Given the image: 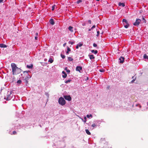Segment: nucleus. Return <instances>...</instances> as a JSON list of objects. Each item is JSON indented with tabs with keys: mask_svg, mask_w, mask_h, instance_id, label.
<instances>
[{
	"mask_svg": "<svg viewBox=\"0 0 148 148\" xmlns=\"http://www.w3.org/2000/svg\"><path fill=\"white\" fill-rule=\"evenodd\" d=\"M11 66L12 69L13 74L16 75L20 73L21 71V69L18 68L16 65L14 63H12L11 64Z\"/></svg>",
	"mask_w": 148,
	"mask_h": 148,
	"instance_id": "nucleus-1",
	"label": "nucleus"
},
{
	"mask_svg": "<svg viewBox=\"0 0 148 148\" xmlns=\"http://www.w3.org/2000/svg\"><path fill=\"white\" fill-rule=\"evenodd\" d=\"M21 78L25 81V82L26 84H27L28 82V80L31 77L29 75L28 72L27 71H25L23 74H21Z\"/></svg>",
	"mask_w": 148,
	"mask_h": 148,
	"instance_id": "nucleus-2",
	"label": "nucleus"
},
{
	"mask_svg": "<svg viewBox=\"0 0 148 148\" xmlns=\"http://www.w3.org/2000/svg\"><path fill=\"white\" fill-rule=\"evenodd\" d=\"M59 103L62 105L64 106L66 104V101L62 97H60L58 100Z\"/></svg>",
	"mask_w": 148,
	"mask_h": 148,
	"instance_id": "nucleus-3",
	"label": "nucleus"
},
{
	"mask_svg": "<svg viewBox=\"0 0 148 148\" xmlns=\"http://www.w3.org/2000/svg\"><path fill=\"white\" fill-rule=\"evenodd\" d=\"M11 94L10 92H8L7 96H5L4 99L7 100H10L11 99Z\"/></svg>",
	"mask_w": 148,
	"mask_h": 148,
	"instance_id": "nucleus-4",
	"label": "nucleus"
},
{
	"mask_svg": "<svg viewBox=\"0 0 148 148\" xmlns=\"http://www.w3.org/2000/svg\"><path fill=\"white\" fill-rule=\"evenodd\" d=\"M141 21L140 19L137 18L136 21L133 23V25L134 26H138L139 25L140 22Z\"/></svg>",
	"mask_w": 148,
	"mask_h": 148,
	"instance_id": "nucleus-5",
	"label": "nucleus"
},
{
	"mask_svg": "<svg viewBox=\"0 0 148 148\" xmlns=\"http://www.w3.org/2000/svg\"><path fill=\"white\" fill-rule=\"evenodd\" d=\"M64 97L66 100L69 101H71V97L69 95H64Z\"/></svg>",
	"mask_w": 148,
	"mask_h": 148,
	"instance_id": "nucleus-6",
	"label": "nucleus"
},
{
	"mask_svg": "<svg viewBox=\"0 0 148 148\" xmlns=\"http://www.w3.org/2000/svg\"><path fill=\"white\" fill-rule=\"evenodd\" d=\"M82 70V67L80 66H77L76 68V70L77 71H79V72L80 73V71Z\"/></svg>",
	"mask_w": 148,
	"mask_h": 148,
	"instance_id": "nucleus-7",
	"label": "nucleus"
},
{
	"mask_svg": "<svg viewBox=\"0 0 148 148\" xmlns=\"http://www.w3.org/2000/svg\"><path fill=\"white\" fill-rule=\"evenodd\" d=\"M125 58L124 57L121 56L119 58V62L120 63H123L124 62Z\"/></svg>",
	"mask_w": 148,
	"mask_h": 148,
	"instance_id": "nucleus-8",
	"label": "nucleus"
},
{
	"mask_svg": "<svg viewBox=\"0 0 148 148\" xmlns=\"http://www.w3.org/2000/svg\"><path fill=\"white\" fill-rule=\"evenodd\" d=\"M143 18L142 20H141V23L142 24H145L146 22V20L143 17Z\"/></svg>",
	"mask_w": 148,
	"mask_h": 148,
	"instance_id": "nucleus-9",
	"label": "nucleus"
},
{
	"mask_svg": "<svg viewBox=\"0 0 148 148\" xmlns=\"http://www.w3.org/2000/svg\"><path fill=\"white\" fill-rule=\"evenodd\" d=\"M7 46L5 45H4L3 44H0V47L1 48H5Z\"/></svg>",
	"mask_w": 148,
	"mask_h": 148,
	"instance_id": "nucleus-10",
	"label": "nucleus"
},
{
	"mask_svg": "<svg viewBox=\"0 0 148 148\" xmlns=\"http://www.w3.org/2000/svg\"><path fill=\"white\" fill-rule=\"evenodd\" d=\"M62 73L64 75H62V77L64 78H65L67 77V74L64 71L62 72Z\"/></svg>",
	"mask_w": 148,
	"mask_h": 148,
	"instance_id": "nucleus-11",
	"label": "nucleus"
},
{
	"mask_svg": "<svg viewBox=\"0 0 148 148\" xmlns=\"http://www.w3.org/2000/svg\"><path fill=\"white\" fill-rule=\"evenodd\" d=\"M119 5L120 6H122L123 7H124L125 6V4L124 3L119 2Z\"/></svg>",
	"mask_w": 148,
	"mask_h": 148,
	"instance_id": "nucleus-12",
	"label": "nucleus"
},
{
	"mask_svg": "<svg viewBox=\"0 0 148 148\" xmlns=\"http://www.w3.org/2000/svg\"><path fill=\"white\" fill-rule=\"evenodd\" d=\"M50 23L52 25H53L55 23V22L52 19H51L50 20Z\"/></svg>",
	"mask_w": 148,
	"mask_h": 148,
	"instance_id": "nucleus-13",
	"label": "nucleus"
},
{
	"mask_svg": "<svg viewBox=\"0 0 148 148\" xmlns=\"http://www.w3.org/2000/svg\"><path fill=\"white\" fill-rule=\"evenodd\" d=\"M73 27L71 26H70L69 27V28H68V29H69L71 32H73Z\"/></svg>",
	"mask_w": 148,
	"mask_h": 148,
	"instance_id": "nucleus-14",
	"label": "nucleus"
},
{
	"mask_svg": "<svg viewBox=\"0 0 148 148\" xmlns=\"http://www.w3.org/2000/svg\"><path fill=\"white\" fill-rule=\"evenodd\" d=\"M122 22L123 23H125V24H128L127 21L125 19H123L122 20Z\"/></svg>",
	"mask_w": 148,
	"mask_h": 148,
	"instance_id": "nucleus-15",
	"label": "nucleus"
},
{
	"mask_svg": "<svg viewBox=\"0 0 148 148\" xmlns=\"http://www.w3.org/2000/svg\"><path fill=\"white\" fill-rule=\"evenodd\" d=\"M85 131L86 133L88 135H90L91 134L90 132L89 131V130L88 129H86Z\"/></svg>",
	"mask_w": 148,
	"mask_h": 148,
	"instance_id": "nucleus-16",
	"label": "nucleus"
},
{
	"mask_svg": "<svg viewBox=\"0 0 148 148\" xmlns=\"http://www.w3.org/2000/svg\"><path fill=\"white\" fill-rule=\"evenodd\" d=\"M123 25L124 26V27L126 28H127L129 26V24H125V23H123Z\"/></svg>",
	"mask_w": 148,
	"mask_h": 148,
	"instance_id": "nucleus-17",
	"label": "nucleus"
},
{
	"mask_svg": "<svg viewBox=\"0 0 148 148\" xmlns=\"http://www.w3.org/2000/svg\"><path fill=\"white\" fill-rule=\"evenodd\" d=\"M27 67L28 69H31L33 67V65L32 64H31L30 65H27Z\"/></svg>",
	"mask_w": 148,
	"mask_h": 148,
	"instance_id": "nucleus-18",
	"label": "nucleus"
},
{
	"mask_svg": "<svg viewBox=\"0 0 148 148\" xmlns=\"http://www.w3.org/2000/svg\"><path fill=\"white\" fill-rule=\"evenodd\" d=\"M89 56L91 60L92 59H94L95 58V57L93 55H90Z\"/></svg>",
	"mask_w": 148,
	"mask_h": 148,
	"instance_id": "nucleus-19",
	"label": "nucleus"
},
{
	"mask_svg": "<svg viewBox=\"0 0 148 148\" xmlns=\"http://www.w3.org/2000/svg\"><path fill=\"white\" fill-rule=\"evenodd\" d=\"M68 60L69 61H72L73 60V59L71 57H69L68 58Z\"/></svg>",
	"mask_w": 148,
	"mask_h": 148,
	"instance_id": "nucleus-20",
	"label": "nucleus"
},
{
	"mask_svg": "<svg viewBox=\"0 0 148 148\" xmlns=\"http://www.w3.org/2000/svg\"><path fill=\"white\" fill-rule=\"evenodd\" d=\"M38 35V33L37 32H36L35 34V40H37V36Z\"/></svg>",
	"mask_w": 148,
	"mask_h": 148,
	"instance_id": "nucleus-21",
	"label": "nucleus"
},
{
	"mask_svg": "<svg viewBox=\"0 0 148 148\" xmlns=\"http://www.w3.org/2000/svg\"><path fill=\"white\" fill-rule=\"evenodd\" d=\"M143 58L145 59H148V56L146 54H145L143 56Z\"/></svg>",
	"mask_w": 148,
	"mask_h": 148,
	"instance_id": "nucleus-22",
	"label": "nucleus"
},
{
	"mask_svg": "<svg viewBox=\"0 0 148 148\" xmlns=\"http://www.w3.org/2000/svg\"><path fill=\"white\" fill-rule=\"evenodd\" d=\"M91 52L92 53H94L95 54H97L98 52V51L97 50H96L95 51L94 50H92L91 51Z\"/></svg>",
	"mask_w": 148,
	"mask_h": 148,
	"instance_id": "nucleus-23",
	"label": "nucleus"
},
{
	"mask_svg": "<svg viewBox=\"0 0 148 148\" xmlns=\"http://www.w3.org/2000/svg\"><path fill=\"white\" fill-rule=\"evenodd\" d=\"M53 61V60L51 58H50L48 60V62L50 63H52Z\"/></svg>",
	"mask_w": 148,
	"mask_h": 148,
	"instance_id": "nucleus-24",
	"label": "nucleus"
},
{
	"mask_svg": "<svg viewBox=\"0 0 148 148\" xmlns=\"http://www.w3.org/2000/svg\"><path fill=\"white\" fill-rule=\"evenodd\" d=\"M65 70L66 71V72L68 73H69L70 72V71L69 70L67 69V67H66L65 69Z\"/></svg>",
	"mask_w": 148,
	"mask_h": 148,
	"instance_id": "nucleus-25",
	"label": "nucleus"
},
{
	"mask_svg": "<svg viewBox=\"0 0 148 148\" xmlns=\"http://www.w3.org/2000/svg\"><path fill=\"white\" fill-rule=\"evenodd\" d=\"M99 71L100 72H103L105 71V70L104 69H101L99 70Z\"/></svg>",
	"mask_w": 148,
	"mask_h": 148,
	"instance_id": "nucleus-26",
	"label": "nucleus"
},
{
	"mask_svg": "<svg viewBox=\"0 0 148 148\" xmlns=\"http://www.w3.org/2000/svg\"><path fill=\"white\" fill-rule=\"evenodd\" d=\"M86 117L88 118H89L90 117H92V114H90V115H88V114H87V115H86Z\"/></svg>",
	"mask_w": 148,
	"mask_h": 148,
	"instance_id": "nucleus-27",
	"label": "nucleus"
},
{
	"mask_svg": "<svg viewBox=\"0 0 148 148\" xmlns=\"http://www.w3.org/2000/svg\"><path fill=\"white\" fill-rule=\"evenodd\" d=\"M71 80L69 79L68 80L65 81V82L66 83H67L69 82H71Z\"/></svg>",
	"mask_w": 148,
	"mask_h": 148,
	"instance_id": "nucleus-28",
	"label": "nucleus"
},
{
	"mask_svg": "<svg viewBox=\"0 0 148 148\" xmlns=\"http://www.w3.org/2000/svg\"><path fill=\"white\" fill-rule=\"evenodd\" d=\"M21 81L20 80H19L17 82V83L18 84H21Z\"/></svg>",
	"mask_w": 148,
	"mask_h": 148,
	"instance_id": "nucleus-29",
	"label": "nucleus"
},
{
	"mask_svg": "<svg viewBox=\"0 0 148 148\" xmlns=\"http://www.w3.org/2000/svg\"><path fill=\"white\" fill-rule=\"evenodd\" d=\"M61 56L63 59H64L65 57V56L64 55H63L62 54H61Z\"/></svg>",
	"mask_w": 148,
	"mask_h": 148,
	"instance_id": "nucleus-30",
	"label": "nucleus"
},
{
	"mask_svg": "<svg viewBox=\"0 0 148 148\" xmlns=\"http://www.w3.org/2000/svg\"><path fill=\"white\" fill-rule=\"evenodd\" d=\"M77 45H78L79 47H81L82 46L83 44L79 43V44H77Z\"/></svg>",
	"mask_w": 148,
	"mask_h": 148,
	"instance_id": "nucleus-31",
	"label": "nucleus"
},
{
	"mask_svg": "<svg viewBox=\"0 0 148 148\" xmlns=\"http://www.w3.org/2000/svg\"><path fill=\"white\" fill-rule=\"evenodd\" d=\"M96 126H97V125H96L94 123V124H93L91 126H92V127L93 128H94V127H96Z\"/></svg>",
	"mask_w": 148,
	"mask_h": 148,
	"instance_id": "nucleus-32",
	"label": "nucleus"
},
{
	"mask_svg": "<svg viewBox=\"0 0 148 148\" xmlns=\"http://www.w3.org/2000/svg\"><path fill=\"white\" fill-rule=\"evenodd\" d=\"M55 5H53L52 6V11H53V10H54V9H55Z\"/></svg>",
	"mask_w": 148,
	"mask_h": 148,
	"instance_id": "nucleus-33",
	"label": "nucleus"
},
{
	"mask_svg": "<svg viewBox=\"0 0 148 148\" xmlns=\"http://www.w3.org/2000/svg\"><path fill=\"white\" fill-rule=\"evenodd\" d=\"M71 51V49L69 48V47H67V51H68L69 52Z\"/></svg>",
	"mask_w": 148,
	"mask_h": 148,
	"instance_id": "nucleus-34",
	"label": "nucleus"
},
{
	"mask_svg": "<svg viewBox=\"0 0 148 148\" xmlns=\"http://www.w3.org/2000/svg\"><path fill=\"white\" fill-rule=\"evenodd\" d=\"M16 133H17L15 131H13L12 132V133H13V134H14V135L16 134Z\"/></svg>",
	"mask_w": 148,
	"mask_h": 148,
	"instance_id": "nucleus-35",
	"label": "nucleus"
},
{
	"mask_svg": "<svg viewBox=\"0 0 148 148\" xmlns=\"http://www.w3.org/2000/svg\"><path fill=\"white\" fill-rule=\"evenodd\" d=\"M82 2V0H79L77 1V3H81Z\"/></svg>",
	"mask_w": 148,
	"mask_h": 148,
	"instance_id": "nucleus-36",
	"label": "nucleus"
},
{
	"mask_svg": "<svg viewBox=\"0 0 148 148\" xmlns=\"http://www.w3.org/2000/svg\"><path fill=\"white\" fill-rule=\"evenodd\" d=\"M93 46L94 47H97V45L96 43H94L93 44Z\"/></svg>",
	"mask_w": 148,
	"mask_h": 148,
	"instance_id": "nucleus-37",
	"label": "nucleus"
},
{
	"mask_svg": "<svg viewBox=\"0 0 148 148\" xmlns=\"http://www.w3.org/2000/svg\"><path fill=\"white\" fill-rule=\"evenodd\" d=\"M97 34L96 35V36H98L99 35V33H100L99 32V31H97Z\"/></svg>",
	"mask_w": 148,
	"mask_h": 148,
	"instance_id": "nucleus-38",
	"label": "nucleus"
},
{
	"mask_svg": "<svg viewBox=\"0 0 148 148\" xmlns=\"http://www.w3.org/2000/svg\"><path fill=\"white\" fill-rule=\"evenodd\" d=\"M135 79H136V78H135V79H134L132 81H131V82L132 83H133L134 82L135 80Z\"/></svg>",
	"mask_w": 148,
	"mask_h": 148,
	"instance_id": "nucleus-39",
	"label": "nucleus"
},
{
	"mask_svg": "<svg viewBox=\"0 0 148 148\" xmlns=\"http://www.w3.org/2000/svg\"><path fill=\"white\" fill-rule=\"evenodd\" d=\"M69 42L71 44V45H73L74 42H70V41H69Z\"/></svg>",
	"mask_w": 148,
	"mask_h": 148,
	"instance_id": "nucleus-40",
	"label": "nucleus"
},
{
	"mask_svg": "<svg viewBox=\"0 0 148 148\" xmlns=\"http://www.w3.org/2000/svg\"><path fill=\"white\" fill-rule=\"evenodd\" d=\"M88 22L89 23V24H91V21L90 20H89L88 21Z\"/></svg>",
	"mask_w": 148,
	"mask_h": 148,
	"instance_id": "nucleus-41",
	"label": "nucleus"
},
{
	"mask_svg": "<svg viewBox=\"0 0 148 148\" xmlns=\"http://www.w3.org/2000/svg\"><path fill=\"white\" fill-rule=\"evenodd\" d=\"M95 27V25H94L92 26V27L91 28V29H92L93 28H94Z\"/></svg>",
	"mask_w": 148,
	"mask_h": 148,
	"instance_id": "nucleus-42",
	"label": "nucleus"
},
{
	"mask_svg": "<svg viewBox=\"0 0 148 148\" xmlns=\"http://www.w3.org/2000/svg\"><path fill=\"white\" fill-rule=\"evenodd\" d=\"M79 47L78 45H77V46H76V49H77Z\"/></svg>",
	"mask_w": 148,
	"mask_h": 148,
	"instance_id": "nucleus-43",
	"label": "nucleus"
},
{
	"mask_svg": "<svg viewBox=\"0 0 148 148\" xmlns=\"http://www.w3.org/2000/svg\"><path fill=\"white\" fill-rule=\"evenodd\" d=\"M3 0H0V3L3 2Z\"/></svg>",
	"mask_w": 148,
	"mask_h": 148,
	"instance_id": "nucleus-44",
	"label": "nucleus"
},
{
	"mask_svg": "<svg viewBox=\"0 0 148 148\" xmlns=\"http://www.w3.org/2000/svg\"><path fill=\"white\" fill-rule=\"evenodd\" d=\"M110 86H107V89H109L110 88Z\"/></svg>",
	"mask_w": 148,
	"mask_h": 148,
	"instance_id": "nucleus-45",
	"label": "nucleus"
},
{
	"mask_svg": "<svg viewBox=\"0 0 148 148\" xmlns=\"http://www.w3.org/2000/svg\"><path fill=\"white\" fill-rule=\"evenodd\" d=\"M66 43H65L63 45V46L64 47L66 45Z\"/></svg>",
	"mask_w": 148,
	"mask_h": 148,
	"instance_id": "nucleus-46",
	"label": "nucleus"
},
{
	"mask_svg": "<svg viewBox=\"0 0 148 148\" xmlns=\"http://www.w3.org/2000/svg\"><path fill=\"white\" fill-rule=\"evenodd\" d=\"M69 52L68 51H67L66 52V53L67 54H68L69 53Z\"/></svg>",
	"mask_w": 148,
	"mask_h": 148,
	"instance_id": "nucleus-47",
	"label": "nucleus"
},
{
	"mask_svg": "<svg viewBox=\"0 0 148 148\" xmlns=\"http://www.w3.org/2000/svg\"><path fill=\"white\" fill-rule=\"evenodd\" d=\"M88 77H87V78H86V80H88Z\"/></svg>",
	"mask_w": 148,
	"mask_h": 148,
	"instance_id": "nucleus-48",
	"label": "nucleus"
},
{
	"mask_svg": "<svg viewBox=\"0 0 148 148\" xmlns=\"http://www.w3.org/2000/svg\"><path fill=\"white\" fill-rule=\"evenodd\" d=\"M84 119L85 120H86V117H84Z\"/></svg>",
	"mask_w": 148,
	"mask_h": 148,
	"instance_id": "nucleus-49",
	"label": "nucleus"
},
{
	"mask_svg": "<svg viewBox=\"0 0 148 148\" xmlns=\"http://www.w3.org/2000/svg\"><path fill=\"white\" fill-rule=\"evenodd\" d=\"M91 30V29H89L88 30L89 31H90Z\"/></svg>",
	"mask_w": 148,
	"mask_h": 148,
	"instance_id": "nucleus-50",
	"label": "nucleus"
},
{
	"mask_svg": "<svg viewBox=\"0 0 148 148\" xmlns=\"http://www.w3.org/2000/svg\"><path fill=\"white\" fill-rule=\"evenodd\" d=\"M134 76L132 77V78H134Z\"/></svg>",
	"mask_w": 148,
	"mask_h": 148,
	"instance_id": "nucleus-51",
	"label": "nucleus"
},
{
	"mask_svg": "<svg viewBox=\"0 0 148 148\" xmlns=\"http://www.w3.org/2000/svg\"><path fill=\"white\" fill-rule=\"evenodd\" d=\"M96 0L97 1H100V0Z\"/></svg>",
	"mask_w": 148,
	"mask_h": 148,
	"instance_id": "nucleus-52",
	"label": "nucleus"
}]
</instances>
